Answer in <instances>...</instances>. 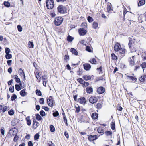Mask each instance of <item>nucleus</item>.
Wrapping results in <instances>:
<instances>
[{"mask_svg": "<svg viewBox=\"0 0 146 146\" xmlns=\"http://www.w3.org/2000/svg\"><path fill=\"white\" fill-rule=\"evenodd\" d=\"M58 12L61 14H64L66 13L67 9L66 7L62 5H59L57 8Z\"/></svg>", "mask_w": 146, "mask_h": 146, "instance_id": "1", "label": "nucleus"}, {"mask_svg": "<svg viewBox=\"0 0 146 146\" xmlns=\"http://www.w3.org/2000/svg\"><path fill=\"white\" fill-rule=\"evenodd\" d=\"M46 6L48 9H52L54 7V1L47 0L46 1Z\"/></svg>", "mask_w": 146, "mask_h": 146, "instance_id": "2", "label": "nucleus"}, {"mask_svg": "<svg viewBox=\"0 0 146 146\" xmlns=\"http://www.w3.org/2000/svg\"><path fill=\"white\" fill-rule=\"evenodd\" d=\"M63 21V18L60 17H58L55 18L54 21L55 25L56 26L60 25Z\"/></svg>", "mask_w": 146, "mask_h": 146, "instance_id": "3", "label": "nucleus"}, {"mask_svg": "<svg viewBox=\"0 0 146 146\" xmlns=\"http://www.w3.org/2000/svg\"><path fill=\"white\" fill-rule=\"evenodd\" d=\"M135 57V55H133L132 57L129 58V64L131 66H133L135 63L134 59Z\"/></svg>", "mask_w": 146, "mask_h": 146, "instance_id": "4", "label": "nucleus"}, {"mask_svg": "<svg viewBox=\"0 0 146 146\" xmlns=\"http://www.w3.org/2000/svg\"><path fill=\"white\" fill-rule=\"evenodd\" d=\"M78 32L80 36H84L86 33L87 31L84 29L80 28L79 29Z\"/></svg>", "mask_w": 146, "mask_h": 146, "instance_id": "5", "label": "nucleus"}, {"mask_svg": "<svg viewBox=\"0 0 146 146\" xmlns=\"http://www.w3.org/2000/svg\"><path fill=\"white\" fill-rule=\"evenodd\" d=\"M78 102L81 104H84L86 103V101L84 97H82L78 99Z\"/></svg>", "mask_w": 146, "mask_h": 146, "instance_id": "6", "label": "nucleus"}, {"mask_svg": "<svg viewBox=\"0 0 146 146\" xmlns=\"http://www.w3.org/2000/svg\"><path fill=\"white\" fill-rule=\"evenodd\" d=\"M98 100V98L96 97H91L89 99V101L90 103L93 104L96 102Z\"/></svg>", "mask_w": 146, "mask_h": 146, "instance_id": "7", "label": "nucleus"}, {"mask_svg": "<svg viewBox=\"0 0 146 146\" xmlns=\"http://www.w3.org/2000/svg\"><path fill=\"white\" fill-rule=\"evenodd\" d=\"M105 90V88L103 87H100L97 89L98 93L100 94L104 93Z\"/></svg>", "mask_w": 146, "mask_h": 146, "instance_id": "8", "label": "nucleus"}, {"mask_svg": "<svg viewBox=\"0 0 146 146\" xmlns=\"http://www.w3.org/2000/svg\"><path fill=\"white\" fill-rule=\"evenodd\" d=\"M47 103L48 105L50 106H53V99L48 98L47 99Z\"/></svg>", "mask_w": 146, "mask_h": 146, "instance_id": "9", "label": "nucleus"}, {"mask_svg": "<svg viewBox=\"0 0 146 146\" xmlns=\"http://www.w3.org/2000/svg\"><path fill=\"white\" fill-rule=\"evenodd\" d=\"M88 139L91 141L96 140L97 139V136L96 135H90L88 137Z\"/></svg>", "mask_w": 146, "mask_h": 146, "instance_id": "10", "label": "nucleus"}, {"mask_svg": "<svg viewBox=\"0 0 146 146\" xmlns=\"http://www.w3.org/2000/svg\"><path fill=\"white\" fill-rule=\"evenodd\" d=\"M127 79L131 80V82H135L137 80L136 78H135L132 76H127Z\"/></svg>", "mask_w": 146, "mask_h": 146, "instance_id": "11", "label": "nucleus"}, {"mask_svg": "<svg viewBox=\"0 0 146 146\" xmlns=\"http://www.w3.org/2000/svg\"><path fill=\"white\" fill-rule=\"evenodd\" d=\"M84 68L86 70H88L91 68V65L89 64L85 63L83 65Z\"/></svg>", "mask_w": 146, "mask_h": 146, "instance_id": "12", "label": "nucleus"}, {"mask_svg": "<svg viewBox=\"0 0 146 146\" xmlns=\"http://www.w3.org/2000/svg\"><path fill=\"white\" fill-rule=\"evenodd\" d=\"M121 47L120 45L119 44H117L115 45L114 48L115 51H118Z\"/></svg>", "mask_w": 146, "mask_h": 146, "instance_id": "13", "label": "nucleus"}, {"mask_svg": "<svg viewBox=\"0 0 146 146\" xmlns=\"http://www.w3.org/2000/svg\"><path fill=\"white\" fill-rule=\"evenodd\" d=\"M19 74L21 76H24V78H25V76L24 72L23 71L22 69L21 68L19 69Z\"/></svg>", "mask_w": 146, "mask_h": 146, "instance_id": "14", "label": "nucleus"}, {"mask_svg": "<svg viewBox=\"0 0 146 146\" xmlns=\"http://www.w3.org/2000/svg\"><path fill=\"white\" fill-rule=\"evenodd\" d=\"M25 89H23L20 92V95L23 97H24L26 95L27 92L25 91Z\"/></svg>", "mask_w": 146, "mask_h": 146, "instance_id": "15", "label": "nucleus"}, {"mask_svg": "<svg viewBox=\"0 0 146 146\" xmlns=\"http://www.w3.org/2000/svg\"><path fill=\"white\" fill-rule=\"evenodd\" d=\"M70 51L72 52V54L76 55H77L78 54V52L76 50L73 48H71Z\"/></svg>", "mask_w": 146, "mask_h": 146, "instance_id": "16", "label": "nucleus"}, {"mask_svg": "<svg viewBox=\"0 0 146 146\" xmlns=\"http://www.w3.org/2000/svg\"><path fill=\"white\" fill-rule=\"evenodd\" d=\"M139 80L141 82H146V74L143 76H141L139 78Z\"/></svg>", "mask_w": 146, "mask_h": 146, "instance_id": "17", "label": "nucleus"}, {"mask_svg": "<svg viewBox=\"0 0 146 146\" xmlns=\"http://www.w3.org/2000/svg\"><path fill=\"white\" fill-rule=\"evenodd\" d=\"M145 3V0H140L138 3V6H140L143 5Z\"/></svg>", "mask_w": 146, "mask_h": 146, "instance_id": "18", "label": "nucleus"}, {"mask_svg": "<svg viewBox=\"0 0 146 146\" xmlns=\"http://www.w3.org/2000/svg\"><path fill=\"white\" fill-rule=\"evenodd\" d=\"M91 117L94 119H96L98 117V114L97 113H93L92 114Z\"/></svg>", "mask_w": 146, "mask_h": 146, "instance_id": "19", "label": "nucleus"}, {"mask_svg": "<svg viewBox=\"0 0 146 146\" xmlns=\"http://www.w3.org/2000/svg\"><path fill=\"white\" fill-rule=\"evenodd\" d=\"M93 91V89L92 87H88L86 88L87 92L89 94L92 93Z\"/></svg>", "mask_w": 146, "mask_h": 146, "instance_id": "20", "label": "nucleus"}, {"mask_svg": "<svg viewBox=\"0 0 146 146\" xmlns=\"http://www.w3.org/2000/svg\"><path fill=\"white\" fill-rule=\"evenodd\" d=\"M26 120L27 121V123L28 125H30L31 124V121L30 119V117L29 116L27 117L26 118Z\"/></svg>", "mask_w": 146, "mask_h": 146, "instance_id": "21", "label": "nucleus"}, {"mask_svg": "<svg viewBox=\"0 0 146 146\" xmlns=\"http://www.w3.org/2000/svg\"><path fill=\"white\" fill-rule=\"evenodd\" d=\"M97 131L99 133H102L104 132V130L102 127H99L97 129Z\"/></svg>", "mask_w": 146, "mask_h": 146, "instance_id": "22", "label": "nucleus"}, {"mask_svg": "<svg viewBox=\"0 0 146 146\" xmlns=\"http://www.w3.org/2000/svg\"><path fill=\"white\" fill-rule=\"evenodd\" d=\"M83 78L85 80H88L91 79V77L90 76L85 75L83 77Z\"/></svg>", "mask_w": 146, "mask_h": 146, "instance_id": "23", "label": "nucleus"}, {"mask_svg": "<svg viewBox=\"0 0 146 146\" xmlns=\"http://www.w3.org/2000/svg\"><path fill=\"white\" fill-rule=\"evenodd\" d=\"M28 47L30 48H33L34 47V44L33 42L29 41L28 43Z\"/></svg>", "mask_w": 146, "mask_h": 146, "instance_id": "24", "label": "nucleus"}, {"mask_svg": "<svg viewBox=\"0 0 146 146\" xmlns=\"http://www.w3.org/2000/svg\"><path fill=\"white\" fill-rule=\"evenodd\" d=\"M36 94L39 96H40L42 95V93L41 91L38 89H36L35 91Z\"/></svg>", "mask_w": 146, "mask_h": 146, "instance_id": "25", "label": "nucleus"}, {"mask_svg": "<svg viewBox=\"0 0 146 146\" xmlns=\"http://www.w3.org/2000/svg\"><path fill=\"white\" fill-rule=\"evenodd\" d=\"M128 45L131 51H133V49H132V47H133V44L131 41H129L128 44Z\"/></svg>", "mask_w": 146, "mask_h": 146, "instance_id": "26", "label": "nucleus"}, {"mask_svg": "<svg viewBox=\"0 0 146 146\" xmlns=\"http://www.w3.org/2000/svg\"><path fill=\"white\" fill-rule=\"evenodd\" d=\"M41 74L39 72H37L35 73V76L37 79H39V77H40Z\"/></svg>", "mask_w": 146, "mask_h": 146, "instance_id": "27", "label": "nucleus"}, {"mask_svg": "<svg viewBox=\"0 0 146 146\" xmlns=\"http://www.w3.org/2000/svg\"><path fill=\"white\" fill-rule=\"evenodd\" d=\"M36 119L38 121H40L42 119V118L38 114H37L36 115Z\"/></svg>", "mask_w": 146, "mask_h": 146, "instance_id": "28", "label": "nucleus"}, {"mask_svg": "<svg viewBox=\"0 0 146 146\" xmlns=\"http://www.w3.org/2000/svg\"><path fill=\"white\" fill-rule=\"evenodd\" d=\"M105 134L107 136L111 135L112 134V132L110 131H107L105 132Z\"/></svg>", "mask_w": 146, "mask_h": 146, "instance_id": "29", "label": "nucleus"}, {"mask_svg": "<svg viewBox=\"0 0 146 146\" xmlns=\"http://www.w3.org/2000/svg\"><path fill=\"white\" fill-rule=\"evenodd\" d=\"M50 131L51 132H54L55 131V129L53 125H50Z\"/></svg>", "mask_w": 146, "mask_h": 146, "instance_id": "30", "label": "nucleus"}, {"mask_svg": "<svg viewBox=\"0 0 146 146\" xmlns=\"http://www.w3.org/2000/svg\"><path fill=\"white\" fill-rule=\"evenodd\" d=\"M5 58L7 59H10L11 58L12 55L9 53L5 55Z\"/></svg>", "mask_w": 146, "mask_h": 146, "instance_id": "31", "label": "nucleus"}, {"mask_svg": "<svg viewBox=\"0 0 146 146\" xmlns=\"http://www.w3.org/2000/svg\"><path fill=\"white\" fill-rule=\"evenodd\" d=\"M111 4L110 3V4H108L107 5V11L108 12H109L112 10L111 8Z\"/></svg>", "mask_w": 146, "mask_h": 146, "instance_id": "32", "label": "nucleus"}, {"mask_svg": "<svg viewBox=\"0 0 146 146\" xmlns=\"http://www.w3.org/2000/svg\"><path fill=\"white\" fill-rule=\"evenodd\" d=\"M4 4L5 6L7 7H9L10 6V3L8 2L4 1Z\"/></svg>", "mask_w": 146, "mask_h": 146, "instance_id": "33", "label": "nucleus"}, {"mask_svg": "<svg viewBox=\"0 0 146 146\" xmlns=\"http://www.w3.org/2000/svg\"><path fill=\"white\" fill-rule=\"evenodd\" d=\"M39 137V133L36 134L34 136V139L35 140H37L38 139Z\"/></svg>", "mask_w": 146, "mask_h": 146, "instance_id": "34", "label": "nucleus"}, {"mask_svg": "<svg viewBox=\"0 0 146 146\" xmlns=\"http://www.w3.org/2000/svg\"><path fill=\"white\" fill-rule=\"evenodd\" d=\"M118 51L119 52V53L121 54H123L125 53V51L124 49L120 48Z\"/></svg>", "mask_w": 146, "mask_h": 146, "instance_id": "35", "label": "nucleus"}, {"mask_svg": "<svg viewBox=\"0 0 146 146\" xmlns=\"http://www.w3.org/2000/svg\"><path fill=\"white\" fill-rule=\"evenodd\" d=\"M77 80L80 83L82 84V85L84 82V80L81 78H79L77 79Z\"/></svg>", "mask_w": 146, "mask_h": 146, "instance_id": "36", "label": "nucleus"}, {"mask_svg": "<svg viewBox=\"0 0 146 146\" xmlns=\"http://www.w3.org/2000/svg\"><path fill=\"white\" fill-rule=\"evenodd\" d=\"M93 28L96 29L98 27V24L96 22H94L93 24Z\"/></svg>", "mask_w": 146, "mask_h": 146, "instance_id": "37", "label": "nucleus"}, {"mask_svg": "<svg viewBox=\"0 0 146 146\" xmlns=\"http://www.w3.org/2000/svg\"><path fill=\"white\" fill-rule=\"evenodd\" d=\"M8 113L9 115L11 116L13 115L14 114V112L13 110H10L8 111Z\"/></svg>", "mask_w": 146, "mask_h": 146, "instance_id": "38", "label": "nucleus"}, {"mask_svg": "<svg viewBox=\"0 0 146 146\" xmlns=\"http://www.w3.org/2000/svg\"><path fill=\"white\" fill-rule=\"evenodd\" d=\"M115 124L114 122L112 121L111 124V128L112 130H114L115 129Z\"/></svg>", "mask_w": 146, "mask_h": 146, "instance_id": "39", "label": "nucleus"}, {"mask_svg": "<svg viewBox=\"0 0 146 146\" xmlns=\"http://www.w3.org/2000/svg\"><path fill=\"white\" fill-rule=\"evenodd\" d=\"M73 38L70 36H68L67 38V40L69 42H71L73 40Z\"/></svg>", "mask_w": 146, "mask_h": 146, "instance_id": "40", "label": "nucleus"}, {"mask_svg": "<svg viewBox=\"0 0 146 146\" xmlns=\"http://www.w3.org/2000/svg\"><path fill=\"white\" fill-rule=\"evenodd\" d=\"M15 87L17 91H19L21 90V88L19 85L16 84L15 86Z\"/></svg>", "mask_w": 146, "mask_h": 146, "instance_id": "41", "label": "nucleus"}, {"mask_svg": "<svg viewBox=\"0 0 146 146\" xmlns=\"http://www.w3.org/2000/svg\"><path fill=\"white\" fill-rule=\"evenodd\" d=\"M111 56L112 57V58L113 59L116 60L117 58V57L115 55V54L113 53H112L111 54Z\"/></svg>", "mask_w": 146, "mask_h": 146, "instance_id": "42", "label": "nucleus"}, {"mask_svg": "<svg viewBox=\"0 0 146 146\" xmlns=\"http://www.w3.org/2000/svg\"><path fill=\"white\" fill-rule=\"evenodd\" d=\"M87 20L90 23L91 22L93 21V18L90 16H89L88 17Z\"/></svg>", "mask_w": 146, "mask_h": 146, "instance_id": "43", "label": "nucleus"}, {"mask_svg": "<svg viewBox=\"0 0 146 146\" xmlns=\"http://www.w3.org/2000/svg\"><path fill=\"white\" fill-rule=\"evenodd\" d=\"M90 63L94 64H96V61L95 59L94 58H93L92 60L90 61Z\"/></svg>", "mask_w": 146, "mask_h": 146, "instance_id": "44", "label": "nucleus"}, {"mask_svg": "<svg viewBox=\"0 0 146 146\" xmlns=\"http://www.w3.org/2000/svg\"><path fill=\"white\" fill-rule=\"evenodd\" d=\"M39 102L40 104H44V98H40Z\"/></svg>", "mask_w": 146, "mask_h": 146, "instance_id": "45", "label": "nucleus"}, {"mask_svg": "<svg viewBox=\"0 0 146 146\" xmlns=\"http://www.w3.org/2000/svg\"><path fill=\"white\" fill-rule=\"evenodd\" d=\"M8 109V107L6 106H5L3 107L2 111L3 113H4Z\"/></svg>", "mask_w": 146, "mask_h": 146, "instance_id": "46", "label": "nucleus"}, {"mask_svg": "<svg viewBox=\"0 0 146 146\" xmlns=\"http://www.w3.org/2000/svg\"><path fill=\"white\" fill-rule=\"evenodd\" d=\"M17 98V96L16 95L14 94L13 95L11 96V99L12 101L14 100L15 99H16Z\"/></svg>", "mask_w": 146, "mask_h": 146, "instance_id": "47", "label": "nucleus"}, {"mask_svg": "<svg viewBox=\"0 0 146 146\" xmlns=\"http://www.w3.org/2000/svg\"><path fill=\"white\" fill-rule=\"evenodd\" d=\"M42 79L43 80V81L47 80V76L46 75H44L43 76H42Z\"/></svg>", "mask_w": 146, "mask_h": 146, "instance_id": "48", "label": "nucleus"}, {"mask_svg": "<svg viewBox=\"0 0 146 146\" xmlns=\"http://www.w3.org/2000/svg\"><path fill=\"white\" fill-rule=\"evenodd\" d=\"M40 115L42 117L45 115V112L43 110H41L40 111Z\"/></svg>", "mask_w": 146, "mask_h": 146, "instance_id": "49", "label": "nucleus"}, {"mask_svg": "<svg viewBox=\"0 0 146 146\" xmlns=\"http://www.w3.org/2000/svg\"><path fill=\"white\" fill-rule=\"evenodd\" d=\"M15 129V128H12V129H10V130H9V133H10V134L11 133H12V135H14V134H13V133H14V129Z\"/></svg>", "mask_w": 146, "mask_h": 146, "instance_id": "50", "label": "nucleus"}, {"mask_svg": "<svg viewBox=\"0 0 146 146\" xmlns=\"http://www.w3.org/2000/svg\"><path fill=\"white\" fill-rule=\"evenodd\" d=\"M59 114L58 111H56L53 113V115L54 117H56L59 115Z\"/></svg>", "mask_w": 146, "mask_h": 146, "instance_id": "51", "label": "nucleus"}, {"mask_svg": "<svg viewBox=\"0 0 146 146\" xmlns=\"http://www.w3.org/2000/svg\"><path fill=\"white\" fill-rule=\"evenodd\" d=\"M141 66L142 67L143 69L146 68V63L144 62L141 65Z\"/></svg>", "mask_w": 146, "mask_h": 146, "instance_id": "52", "label": "nucleus"}, {"mask_svg": "<svg viewBox=\"0 0 146 146\" xmlns=\"http://www.w3.org/2000/svg\"><path fill=\"white\" fill-rule=\"evenodd\" d=\"M17 28L18 31L19 32H21L22 30V28L21 26L18 25L17 26Z\"/></svg>", "mask_w": 146, "mask_h": 146, "instance_id": "53", "label": "nucleus"}, {"mask_svg": "<svg viewBox=\"0 0 146 146\" xmlns=\"http://www.w3.org/2000/svg\"><path fill=\"white\" fill-rule=\"evenodd\" d=\"M86 50L89 52H91V50L90 47L88 46H86Z\"/></svg>", "mask_w": 146, "mask_h": 146, "instance_id": "54", "label": "nucleus"}, {"mask_svg": "<svg viewBox=\"0 0 146 146\" xmlns=\"http://www.w3.org/2000/svg\"><path fill=\"white\" fill-rule=\"evenodd\" d=\"M48 144L49 146H55L54 144L51 141L48 142Z\"/></svg>", "mask_w": 146, "mask_h": 146, "instance_id": "55", "label": "nucleus"}, {"mask_svg": "<svg viewBox=\"0 0 146 146\" xmlns=\"http://www.w3.org/2000/svg\"><path fill=\"white\" fill-rule=\"evenodd\" d=\"M48 144L49 146H55L54 144L51 141L48 142Z\"/></svg>", "mask_w": 146, "mask_h": 146, "instance_id": "56", "label": "nucleus"}, {"mask_svg": "<svg viewBox=\"0 0 146 146\" xmlns=\"http://www.w3.org/2000/svg\"><path fill=\"white\" fill-rule=\"evenodd\" d=\"M5 52L6 54H9L10 52V49L8 48H6L5 49Z\"/></svg>", "mask_w": 146, "mask_h": 146, "instance_id": "57", "label": "nucleus"}, {"mask_svg": "<svg viewBox=\"0 0 146 146\" xmlns=\"http://www.w3.org/2000/svg\"><path fill=\"white\" fill-rule=\"evenodd\" d=\"M96 106L98 109H100L102 107L101 104L100 103H98L96 105Z\"/></svg>", "mask_w": 146, "mask_h": 146, "instance_id": "58", "label": "nucleus"}, {"mask_svg": "<svg viewBox=\"0 0 146 146\" xmlns=\"http://www.w3.org/2000/svg\"><path fill=\"white\" fill-rule=\"evenodd\" d=\"M63 118L64 120V122L65 123L66 125V126L68 125L67 120L66 116H64Z\"/></svg>", "mask_w": 146, "mask_h": 146, "instance_id": "59", "label": "nucleus"}, {"mask_svg": "<svg viewBox=\"0 0 146 146\" xmlns=\"http://www.w3.org/2000/svg\"><path fill=\"white\" fill-rule=\"evenodd\" d=\"M89 85V83L87 82H84L83 84V87H86L88 86Z\"/></svg>", "mask_w": 146, "mask_h": 146, "instance_id": "60", "label": "nucleus"}, {"mask_svg": "<svg viewBox=\"0 0 146 146\" xmlns=\"http://www.w3.org/2000/svg\"><path fill=\"white\" fill-rule=\"evenodd\" d=\"M42 108L46 111H48L49 110L48 108L44 106H42Z\"/></svg>", "mask_w": 146, "mask_h": 146, "instance_id": "61", "label": "nucleus"}, {"mask_svg": "<svg viewBox=\"0 0 146 146\" xmlns=\"http://www.w3.org/2000/svg\"><path fill=\"white\" fill-rule=\"evenodd\" d=\"M19 137H18L17 135H15V137L13 139V141L15 142H16L17 141V140H18Z\"/></svg>", "mask_w": 146, "mask_h": 146, "instance_id": "62", "label": "nucleus"}, {"mask_svg": "<svg viewBox=\"0 0 146 146\" xmlns=\"http://www.w3.org/2000/svg\"><path fill=\"white\" fill-rule=\"evenodd\" d=\"M9 91L11 93H13L14 91V87L13 86L11 87H10L9 88Z\"/></svg>", "mask_w": 146, "mask_h": 146, "instance_id": "63", "label": "nucleus"}, {"mask_svg": "<svg viewBox=\"0 0 146 146\" xmlns=\"http://www.w3.org/2000/svg\"><path fill=\"white\" fill-rule=\"evenodd\" d=\"M0 131L1 132V134L3 135H4V132H5V131L4 130V128H3V129L2 128H1L0 129Z\"/></svg>", "mask_w": 146, "mask_h": 146, "instance_id": "64", "label": "nucleus"}]
</instances>
